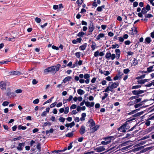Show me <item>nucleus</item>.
I'll return each mask as SVG.
<instances>
[{"label":"nucleus","mask_w":154,"mask_h":154,"mask_svg":"<svg viewBox=\"0 0 154 154\" xmlns=\"http://www.w3.org/2000/svg\"><path fill=\"white\" fill-rule=\"evenodd\" d=\"M144 92V91L139 90H134L132 91V93L133 95H139L140 94H142Z\"/></svg>","instance_id":"7"},{"label":"nucleus","mask_w":154,"mask_h":154,"mask_svg":"<svg viewBox=\"0 0 154 154\" xmlns=\"http://www.w3.org/2000/svg\"><path fill=\"white\" fill-rule=\"evenodd\" d=\"M72 78L71 76L66 77L63 80V82L66 83V82L70 80Z\"/></svg>","instance_id":"18"},{"label":"nucleus","mask_w":154,"mask_h":154,"mask_svg":"<svg viewBox=\"0 0 154 154\" xmlns=\"http://www.w3.org/2000/svg\"><path fill=\"white\" fill-rule=\"evenodd\" d=\"M145 8V9H146L148 11H149L150 10V6L148 4H147L146 5Z\"/></svg>","instance_id":"55"},{"label":"nucleus","mask_w":154,"mask_h":154,"mask_svg":"<svg viewBox=\"0 0 154 154\" xmlns=\"http://www.w3.org/2000/svg\"><path fill=\"white\" fill-rule=\"evenodd\" d=\"M137 126V124H136L135 125H134L133 127L131 128L128 131H127V132L133 131L134 129L136 128V127Z\"/></svg>","instance_id":"40"},{"label":"nucleus","mask_w":154,"mask_h":154,"mask_svg":"<svg viewBox=\"0 0 154 154\" xmlns=\"http://www.w3.org/2000/svg\"><path fill=\"white\" fill-rule=\"evenodd\" d=\"M115 52L116 54V56L114 54H111L109 51L107 52L106 54V58L108 60L111 58L113 60L115 59L116 57L118 59H119L120 57L121 54L120 51L119 49H116L115 50Z\"/></svg>","instance_id":"2"},{"label":"nucleus","mask_w":154,"mask_h":154,"mask_svg":"<svg viewBox=\"0 0 154 154\" xmlns=\"http://www.w3.org/2000/svg\"><path fill=\"white\" fill-rule=\"evenodd\" d=\"M138 5V3L137 2H134L133 4V7H137Z\"/></svg>","instance_id":"59"},{"label":"nucleus","mask_w":154,"mask_h":154,"mask_svg":"<svg viewBox=\"0 0 154 154\" xmlns=\"http://www.w3.org/2000/svg\"><path fill=\"white\" fill-rule=\"evenodd\" d=\"M119 41L121 42H123L124 41V39L122 37H118Z\"/></svg>","instance_id":"61"},{"label":"nucleus","mask_w":154,"mask_h":154,"mask_svg":"<svg viewBox=\"0 0 154 154\" xmlns=\"http://www.w3.org/2000/svg\"><path fill=\"white\" fill-rule=\"evenodd\" d=\"M54 98V97H52L51 98H50L49 99L47 100V101H45V102H44L43 103V105H45V104L51 102L52 101V100Z\"/></svg>","instance_id":"30"},{"label":"nucleus","mask_w":154,"mask_h":154,"mask_svg":"<svg viewBox=\"0 0 154 154\" xmlns=\"http://www.w3.org/2000/svg\"><path fill=\"white\" fill-rule=\"evenodd\" d=\"M151 41V40L150 37L146 38L145 40V42L147 44H149Z\"/></svg>","instance_id":"21"},{"label":"nucleus","mask_w":154,"mask_h":154,"mask_svg":"<svg viewBox=\"0 0 154 154\" xmlns=\"http://www.w3.org/2000/svg\"><path fill=\"white\" fill-rule=\"evenodd\" d=\"M60 66L61 65L60 64H58L56 66H50L45 69L44 72L46 74H47L49 72L52 73L54 72V73H55L59 70Z\"/></svg>","instance_id":"3"},{"label":"nucleus","mask_w":154,"mask_h":154,"mask_svg":"<svg viewBox=\"0 0 154 154\" xmlns=\"http://www.w3.org/2000/svg\"><path fill=\"white\" fill-rule=\"evenodd\" d=\"M6 83L5 82L1 81L0 82V87L1 89L5 90L6 89Z\"/></svg>","instance_id":"8"},{"label":"nucleus","mask_w":154,"mask_h":154,"mask_svg":"<svg viewBox=\"0 0 154 154\" xmlns=\"http://www.w3.org/2000/svg\"><path fill=\"white\" fill-rule=\"evenodd\" d=\"M136 103L135 100H133L131 101H130V102L128 103V105L129 106H131V105H133L135 104H136Z\"/></svg>","instance_id":"31"},{"label":"nucleus","mask_w":154,"mask_h":154,"mask_svg":"<svg viewBox=\"0 0 154 154\" xmlns=\"http://www.w3.org/2000/svg\"><path fill=\"white\" fill-rule=\"evenodd\" d=\"M91 86H92V88H90L91 90H94L97 88V86H93V84H90Z\"/></svg>","instance_id":"54"},{"label":"nucleus","mask_w":154,"mask_h":154,"mask_svg":"<svg viewBox=\"0 0 154 154\" xmlns=\"http://www.w3.org/2000/svg\"><path fill=\"white\" fill-rule=\"evenodd\" d=\"M104 36V34L103 33H100L97 35L96 38L97 40H99L100 38H103Z\"/></svg>","instance_id":"27"},{"label":"nucleus","mask_w":154,"mask_h":154,"mask_svg":"<svg viewBox=\"0 0 154 154\" xmlns=\"http://www.w3.org/2000/svg\"><path fill=\"white\" fill-rule=\"evenodd\" d=\"M95 43H94L93 44L91 45V47L92 48V49L94 51V50L95 49Z\"/></svg>","instance_id":"50"},{"label":"nucleus","mask_w":154,"mask_h":154,"mask_svg":"<svg viewBox=\"0 0 154 154\" xmlns=\"http://www.w3.org/2000/svg\"><path fill=\"white\" fill-rule=\"evenodd\" d=\"M150 120H149V119H147L146 122L145 124L147 126H149L150 125V122L151 121H150Z\"/></svg>","instance_id":"41"},{"label":"nucleus","mask_w":154,"mask_h":154,"mask_svg":"<svg viewBox=\"0 0 154 154\" xmlns=\"http://www.w3.org/2000/svg\"><path fill=\"white\" fill-rule=\"evenodd\" d=\"M140 96L142 97V95H136L135 96L131 97H130L129 100H132L134 99L136 100L137 98H138Z\"/></svg>","instance_id":"20"},{"label":"nucleus","mask_w":154,"mask_h":154,"mask_svg":"<svg viewBox=\"0 0 154 154\" xmlns=\"http://www.w3.org/2000/svg\"><path fill=\"white\" fill-rule=\"evenodd\" d=\"M153 68V66H150L149 67L147 68V71L148 72H150L152 71V69Z\"/></svg>","instance_id":"32"},{"label":"nucleus","mask_w":154,"mask_h":154,"mask_svg":"<svg viewBox=\"0 0 154 154\" xmlns=\"http://www.w3.org/2000/svg\"><path fill=\"white\" fill-rule=\"evenodd\" d=\"M135 119L136 118H134L131 119V118L129 120L127 121L124 124L122 125L121 127L118 128V130L119 131L121 130L122 132H126V130L130 128V127L129 125H128V124L130 123V122L133 120H135Z\"/></svg>","instance_id":"4"},{"label":"nucleus","mask_w":154,"mask_h":154,"mask_svg":"<svg viewBox=\"0 0 154 154\" xmlns=\"http://www.w3.org/2000/svg\"><path fill=\"white\" fill-rule=\"evenodd\" d=\"M75 125V123L74 122H72L71 123L69 124H66L65 125V126L66 127H70L71 128L73 126H74Z\"/></svg>","instance_id":"17"},{"label":"nucleus","mask_w":154,"mask_h":154,"mask_svg":"<svg viewBox=\"0 0 154 154\" xmlns=\"http://www.w3.org/2000/svg\"><path fill=\"white\" fill-rule=\"evenodd\" d=\"M130 70L129 69H124L123 70V72L125 74H127L129 72Z\"/></svg>","instance_id":"51"},{"label":"nucleus","mask_w":154,"mask_h":154,"mask_svg":"<svg viewBox=\"0 0 154 154\" xmlns=\"http://www.w3.org/2000/svg\"><path fill=\"white\" fill-rule=\"evenodd\" d=\"M57 103V102H55L54 103L51 104L50 106V107L51 108H52L54 107L56 105Z\"/></svg>","instance_id":"58"},{"label":"nucleus","mask_w":154,"mask_h":154,"mask_svg":"<svg viewBox=\"0 0 154 154\" xmlns=\"http://www.w3.org/2000/svg\"><path fill=\"white\" fill-rule=\"evenodd\" d=\"M154 80L152 81V82L150 83H149V84L146 85H145V86L147 87H151L153 84V83L154 82Z\"/></svg>","instance_id":"57"},{"label":"nucleus","mask_w":154,"mask_h":154,"mask_svg":"<svg viewBox=\"0 0 154 154\" xmlns=\"http://www.w3.org/2000/svg\"><path fill=\"white\" fill-rule=\"evenodd\" d=\"M26 129V126H22L21 125H19L18 127V129L19 130H25Z\"/></svg>","instance_id":"24"},{"label":"nucleus","mask_w":154,"mask_h":154,"mask_svg":"<svg viewBox=\"0 0 154 154\" xmlns=\"http://www.w3.org/2000/svg\"><path fill=\"white\" fill-rule=\"evenodd\" d=\"M84 0H77L76 3L77 4L78 6H80Z\"/></svg>","instance_id":"29"},{"label":"nucleus","mask_w":154,"mask_h":154,"mask_svg":"<svg viewBox=\"0 0 154 154\" xmlns=\"http://www.w3.org/2000/svg\"><path fill=\"white\" fill-rule=\"evenodd\" d=\"M25 143H20L17 147V149L18 150L21 151L23 149V147L25 146Z\"/></svg>","instance_id":"9"},{"label":"nucleus","mask_w":154,"mask_h":154,"mask_svg":"<svg viewBox=\"0 0 154 154\" xmlns=\"http://www.w3.org/2000/svg\"><path fill=\"white\" fill-rule=\"evenodd\" d=\"M94 56L95 57H97L99 55V51H97L94 52Z\"/></svg>","instance_id":"60"},{"label":"nucleus","mask_w":154,"mask_h":154,"mask_svg":"<svg viewBox=\"0 0 154 154\" xmlns=\"http://www.w3.org/2000/svg\"><path fill=\"white\" fill-rule=\"evenodd\" d=\"M73 142H71L69 144V145L67 147V149L68 150H70V149L72 147V144L73 143Z\"/></svg>","instance_id":"44"},{"label":"nucleus","mask_w":154,"mask_h":154,"mask_svg":"<svg viewBox=\"0 0 154 154\" xmlns=\"http://www.w3.org/2000/svg\"><path fill=\"white\" fill-rule=\"evenodd\" d=\"M10 75H20L21 74L20 72L18 71H13L9 72Z\"/></svg>","instance_id":"11"},{"label":"nucleus","mask_w":154,"mask_h":154,"mask_svg":"<svg viewBox=\"0 0 154 154\" xmlns=\"http://www.w3.org/2000/svg\"><path fill=\"white\" fill-rule=\"evenodd\" d=\"M137 82L138 84H144L145 83L143 79L138 80L137 81Z\"/></svg>","instance_id":"48"},{"label":"nucleus","mask_w":154,"mask_h":154,"mask_svg":"<svg viewBox=\"0 0 154 154\" xmlns=\"http://www.w3.org/2000/svg\"><path fill=\"white\" fill-rule=\"evenodd\" d=\"M138 130H135L134 132H133L132 134H127L125 136V138H128V137H133L134 135V134L136 133H137L138 131Z\"/></svg>","instance_id":"13"},{"label":"nucleus","mask_w":154,"mask_h":154,"mask_svg":"<svg viewBox=\"0 0 154 154\" xmlns=\"http://www.w3.org/2000/svg\"><path fill=\"white\" fill-rule=\"evenodd\" d=\"M41 144L40 143H38L36 146L37 149L39 150V152L41 151Z\"/></svg>","instance_id":"38"},{"label":"nucleus","mask_w":154,"mask_h":154,"mask_svg":"<svg viewBox=\"0 0 154 154\" xmlns=\"http://www.w3.org/2000/svg\"><path fill=\"white\" fill-rule=\"evenodd\" d=\"M145 18H149L150 17H152V15L150 14H146L145 15Z\"/></svg>","instance_id":"45"},{"label":"nucleus","mask_w":154,"mask_h":154,"mask_svg":"<svg viewBox=\"0 0 154 154\" xmlns=\"http://www.w3.org/2000/svg\"><path fill=\"white\" fill-rule=\"evenodd\" d=\"M69 112V107H66L65 108V110H64V113L65 114H67Z\"/></svg>","instance_id":"37"},{"label":"nucleus","mask_w":154,"mask_h":154,"mask_svg":"<svg viewBox=\"0 0 154 154\" xmlns=\"http://www.w3.org/2000/svg\"><path fill=\"white\" fill-rule=\"evenodd\" d=\"M131 43V42L129 40H127L125 42V44L126 45H129Z\"/></svg>","instance_id":"63"},{"label":"nucleus","mask_w":154,"mask_h":154,"mask_svg":"<svg viewBox=\"0 0 154 154\" xmlns=\"http://www.w3.org/2000/svg\"><path fill=\"white\" fill-rule=\"evenodd\" d=\"M87 44H85L83 45H81L79 47V49L80 50L83 51L85 50L87 47Z\"/></svg>","instance_id":"19"},{"label":"nucleus","mask_w":154,"mask_h":154,"mask_svg":"<svg viewBox=\"0 0 154 154\" xmlns=\"http://www.w3.org/2000/svg\"><path fill=\"white\" fill-rule=\"evenodd\" d=\"M105 6L103 5L101 6L98 7L97 9V10L99 12H101L102 11V8H105Z\"/></svg>","instance_id":"22"},{"label":"nucleus","mask_w":154,"mask_h":154,"mask_svg":"<svg viewBox=\"0 0 154 154\" xmlns=\"http://www.w3.org/2000/svg\"><path fill=\"white\" fill-rule=\"evenodd\" d=\"M109 84H112L110 85H109L107 87L104 91L105 92H109V91H112V89L114 88H116L119 85V83L118 82H110Z\"/></svg>","instance_id":"5"},{"label":"nucleus","mask_w":154,"mask_h":154,"mask_svg":"<svg viewBox=\"0 0 154 154\" xmlns=\"http://www.w3.org/2000/svg\"><path fill=\"white\" fill-rule=\"evenodd\" d=\"M144 7L142 9L141 12L143 14H146L147 13V10Z\"/></svg>","instance_id":"34"},{"label":"nucleus","mask_w":154,"mask_h":154,"mask_svg":"<svg viewBox=\"0 0 154 154\" xmlns=\"http://www.w3.org/2000/svg\"><path fill=\"white\" fill-rule=\"evenodd\" d=\"M76 42H77L79 43H81L82 40V38L81 37H79V38H78L76 39Z\"/></svg>","instance_id":"62"},{"label":"nucleus","mask_w":154,"mask_h":154,"mask_svg":"<svg viewBox=\"0 0 154 154\" xmlns=\"http://www.w3.org/2000/svg\"><path fill=\"white\" fill-rule=\"evenodd\" d=\"M75 55L78 58H79L80 56V52H78L76 53Z\"/></svg>","instance_id":"49"},{"label":"nucleus","mask_w":154,"mask_h":154,"mask_svg":"<svg viewBox=\"0 0 154 154\" xmlns=\"http://www.w3.org/2000/svg\"><path fill=\"white\" fill-rule=\"evenodd\" d=\"M94 29V27L93 24L92 23H91L90 24V26L89 27L88 32H91L93 31Z\"/></svg>","instance_id":"16"},{"label":"nucleus","mask_w":154,"mask_h":154,"mask_svg":"<svg viewBox=\"0 0 154 154\" xmlns=\"http://www.w3.org/2000/svg\"><path fill=\"white\" fill-rule=\"evenodd\" d=\"M73 132V131H72L71 132L68 133L66 135V136L69 137H72L74 134Z\"/></svg>","instance_id":"25"},{"label":"nucleus","mask_w":154,"mask_h":154,"mask_svg":"<svg viewBox=\"0 0 154 154\" xmlns=\"http://www.w3.org/2000/svg\"><path fill=\"white\" fill-rule=\"evenodd\" d=\"M59 121L62 122H63L65 121V119L63 117H60L59 119Z\"/></svg>","instance_id":"52"},{"label":"nucleus","mask_w":154,"mask_h":154,"mask_svg":"<svg viewBox=\"0 0 154 154\" xmlns=\"http://www.w3.org/2000/svg\"><path fill=\"white\" fill-rule=\"evenodd\" d=\"M90 77V75L88 74H85L84 75L82 74H79V76H75L74 77V79L76 81L79 80V82L81 83H83L85 82L88 84L89 83L90 80L89 79Z\"/></svg>","instance_id":"1"},{"label":"nucleus","mask_w":154,"mask_h":154,"mask_svg":"<svg viewBox=\"0 0 154 154\" xmlns=\"http://www.w3.org/2000/svg\"><path fill=\"white\" fill-rule=\"evenodd\" d=\"M85 33L83 32H80L77 35L79 37H82L85 35Z\"/></svg>","instance_id":"35"},{"label":"nucleus","mask_w":154,"mask_h":154,"mask_svg":"<svg viewBox=\"0 0 154 154\" xmlns=\"http://www.w3.org/2000/svg\"><path fill=\"white\" fill-rule=\"evenodd\" d=\"M78 93L80 95H82L84 94L85 91L81 89H79L77 90Z\"/></svg>","instance_id":"23"},{"label":"nucleus","mask_w":154,"mask_h":154,"mask_svg":"<svg viewBox=\"0 0 154 154\" xmlns=\"http://www.w3.org/2000/svg\"><path fill=\"white\" fill-rule=\"evenodd\" d=\"M94 102H92L91 103L90 102L88 101H87L86 102L85 101V104L86 106L87 107H93L94 106Z\"/></svg>","instance_id":"14"},{"label":"nucleus","mask_w":154,"mask_h":154,"mask_svg":"<svg viewBox=\"0 0 154 154\" xmlns=\"http://www.w3.org/2000/svg\"><path fill=\"white\" fill-rule=\"evenodd\" d=\"M7 95L8 96H10L11 94L10 90V88H8L7 89Z\"/></svg>","instance_id":"43"},{"label":"nucleus","mask_w":154,"mask_h":154,"mask_svg":"<svg viewBox=\"0 0 154 154\" xmlns=\"http://www.w3.org/2000/svg\"><path fill=\"white\" fill-rule=\"evenodd\" d=\"M8 104L9 102L8 101H5L3 102L2 105L3 106H8Z\"/></svg>","instance_id":"46"},{"label":"nucleus","mask_w":154,"mask_h":154,"mask_svg":"<svg viewBox=\"0 0 154 154\" xmlns=\"http://www.w3.org/2000/svg\"><path fill=\"white\" fill-rule=\"evenodd\" d=\"M142 104L141 103H138V104H136L135 105H134V107L135 108H137L138 107H140V106H142Z\"/></svg>","instance_id":"53"},{"label":"nucleus","mask_w":154,"mask_h":154,"mask_svg":"<svg viewBox=\"0 0 154 154\" xmlns=\"http://www.w3.org/2000/svg\"><path fill=\"white\" fill-rule=\"evenodd\" d=\"M88 122L90 123V124L89 125L90 127V128H92L95 125V123L94 122V121L93 119H90L88 121Z\"/></svg>","instance_id":"15"},{"label":"nucleus","mask_w":154,"mask_h":154,"mask_svg":"<svg viewBox=\"0 0 154 154\" xmlns=\"http://www.w3.org/2000/svg\"><path fill=\"white\" fill-rule=\"evenodd\" d=\"M95 150L97 152H100L105 150L106 149L104 146H100L96 148Z\"/></svg>","instance_id":"10"},{"label":"nucleus","mask_w":154,"mask_h":154,"mask_svg":"<svg viewBox=\"0 0 154 154\" xmlns=\"http://www.w3.org/2000/svg\"><path fill=\"white\" fill-rule=\"evenodd\" d=\"M143 113V112H138L134 115H133V116L134 117H138L140 116L141 115H142V114Z\"/></svg>","instance_id":"26"},{"label":"nucleus","mask_w":154,"mask_h":154,"mask_svg":"<svg viewBox=\"0 0 154 154\" xmlns=\"http://www.w3.org/2000/svg\"><path fill=\"white\" fill-rule=\"evenodd\" d=\"M121 78V76H119L118 75H117L116 76L114 77L113 80H118V79H120Z\"/></svg>","instance_id":"36"},{"label":"nucleus","mask_w":154,"mask_h":154,"mask_svg":"<svg viewBox=\"0 0 154 154\" xmlns=\"http://www.w3.org/2000/svg\"><path fill=\"white\" fill-rule=\"evenodd\" d=\"M141 98H137L135 100L136 103H138L140 102L141 101Z\"/></svg>","instance_id":"56"},{"label":"nucleus","mask_w":154,"mask_h":154,"mask_svg":"<svg viewBox=\"0 0 154 154\" xmlns=\"http://www.w3.org/2000/svg\"><path fill=\"white\" fill-rule=\"evenodd\" d=\"M139 110H140V109H136L134 110H133L132 111L129 112L128 113V114L130 115H131V114H133L134 113L137 112Z\"/></svg>","instance_id":"33"},{"label":"nucleus","mask_w":154,"mask_h":154,"mask_svg":"<svg viewBox=\"0 0 154 154\" xmlns=\"http://www.w3.org/2000/svg\"><path fill=\"white\" fill-rule=\"evenodd\" d=\"M77 106L75 104H72L70 107V109H75L76 107Z\"/></svg>","instance_id":"64"},{"label":"nucleus","mask_w":154,"mask_h":154,"mask_svg":"<svg viewBox=\"0 0 154 154\" xmlns=\"http://www.w3.org/2000/svg\"><path fill=\"white\" fill-rule=\"evenodd\" d=\"M99 128V126L97 125L93 127L92 128V132L93 133L96 131Z\"/></svg>","instance_id":"28"},{"label":"nucleus","mask_w":154,"mask_h":154,"mask_svg":"<svg viewBox=\"0 0 154 154\" xmlns=\"http://www.w3.org/2000/svg\"><path fill=\"white\" fill-rule=\"evenodd\" d=\"M104 96L102 97V100H104L108 96V94L107 93H105L104 94Z\"/></svg>","instance_id":"47"},{"label":"nucleus","mask_w":154,"mask_h":154,"mask_svg":"<svg viewBox=\"0 0 154 154\" xmlns=\"http://www.w3.org/2000/svg\"><path fill=\"white\" fill-rule=\"evenodd\" d=\"M86 132L85 128L84 125H82L80 128L79 132L81 134H83Z\"/></svg>","instance_id":"12"},{"label":"nucleus","mask_w":154,"mask_h":154,"mask_svg":"<svg viewBox=\"0 0 154 154\" xmlns=\"http://www.w3.org/2000/svg\"><path fill=\"white\" fill-rule=\"evenodd\" d=\"M133 63L134 66L137 65L138 64V61L136 59H134L133 61Z\"/></svg>","instance_id":"39"},{"label":"nucleus","mask_w":154,"mask_h":154,"mask_svg":"<svg viewBox=\"0 0 154 154\" xmlns=\"http://www.w3.org/2000/svg\"><path fill=\"white\" fill-rule=\"evenodd\" d=\"M39 102V99H36L33 101V103L34 104H38Z\"/></svg>","instance_id":"42"},{"label":"nucleus","mask_w":154,"mask_h":154,"mask_svg":"<svg viewBox=\"0 0 154 154\" xmlns=\"http://www.w3.org/2000/svg\"><path fill=\"white\" fill-rule=\"evenodd\" d=\"M106 141H102L101 142V144L104 145H107L109 144L111 142V138L110 137H106L103 138Z\"/></svg>","instance_id":"6"}]
</instances>
